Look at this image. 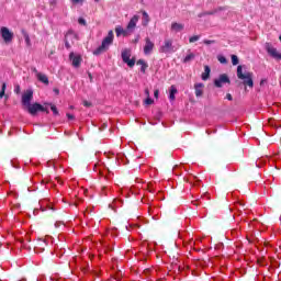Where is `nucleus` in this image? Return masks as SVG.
I'll use <instances>...</instances> for the list:
<instances>
[{"label":"nucleus","mask_w":281,"mask_h":281,"mask_svg":"<svg viewBox=\"0 0 281 281\" xmlns=\"http://www.w3.org/2000/svg\"><path fill=\"white\" fill-rule=\"evenodd\" d=\"M53 91L56 93V95H60V90L58 88H54Z\"/></svg>","instance_id":"c9c22d12"},{"label":"nucleus","mask_w":281,"mask_h":281,"mask_svg":"<svg viewBox=\"0 0 281 281\" xmlns=\"http://www.w3.org/2000/svg\"><path fill=\"white\" fill-rule=\"evenodd\" d=\"M72 3H80V0H72Z\"/></svg>","instance_id":"79ce46f5"},{"label":"nucleus","mask_w":281,"mask_h":281,"mask_svg":"<svg viewBox=\"0 0 281 281\" xmlns=\"http://www.w3.org/2000/svg\"><path fill=\"white\" fill-rule=\"evenodd\" d=\"M199 38H201V36H199V35L191 36L189 38V43H196V41H199Z\"/></svg>","instance_id":"bb28decb"},{"label":"nucleus","mask_w":281,"mask_h":281,"mask_svg":"<svg viewBox=\"0 0 281 281\" xmlns=\"http://www.w3.org/2000/svg\"><path fill=\"white\" fill-rule=\"evenodd\" d=\"M26 111L27 113H30V115H36V113H38V111H41L42 113H47L49 114V110H47V108L41 105V103H31L30 105H26Z\"/></svg>","instance_id":"7ed1b4c3"},{"label":"nucleus","mask_w":281,"mask_h":281,"mask_svg":"<svg viewBox=\"0 0 281 281\" xmlns=\"http://www.w3.org/2000/svg\"><path fill=\"white\" fill-rule=\"evenodd\" d=\"M0 34L4 43H12V40L14 38V33H12L10 29L2 26L0 29Z\"/></svg>","instance_id":"423d86ee"},{"label":"nucleus","mask_w":281,"mask_h":281,"mask_svg":"<svg viewBox=\"0 0 281 281\" xmlns=\"http://www.w3.org/2000/svg\"><path fill=\"white\" fill-rule=\"evenodd\" d=\"M143 25L146 27V25H148V23H150V16L148 15V12L143 11Z\"/></svg>","instance_id":"412c9836"},{"label":"nucleus","mask_w":281,"mask_h":281,"mask_svg":"<svg viewBox=\"0 0 281 281\" xmlns=\"http://www.w3.org/2000/svg\"><path fill=\"white\" fill-rule=\"evenodd\" d=\"M194 54L193 53H190L189 55H187L184 58H183V60H182V63H184V64H187V63H190V60H194Z\"/></svg>","instance_id":"b1692460"},{"label":"nucleus","mask_w":281,"mask_h":281,"mask_svg":"<svg viewBox=\"0 0 281 281\" xmlns=\"http://www.w3.org/2000/svg\"><path fill=\"white\" fill-rule=\"evenodd\" d=\"M178 93L177 87L171 86L169 90V100L175 101V94Z\"/></svg>","instance_id":"aec40b11"},{"label":"nucleus","mask_w":281,"mask_h":281,"mask_svg":"<svg viewBox=\"0 0 281 281\" xmlns=\"http://www.w3.org/2000/svg\"><path fill=\"white\" fill-rule=\"evenodd\" d=\"M115 34H116V36L117 37H120V36H128V30L126 29V30H124L122 26H116L115 27Z\"/></svg>","instance_id":"2eb2a0df"},{"label":"nucleus","mask_w":281,"mask_h":281,"mask_svg":"<svg viewBox=\"0 0 281 281\" xmlns=\"http://www.w3.org/2000/svg\"><path fill=\"white\" fill-rule=\"evenodd\" d=\"M155 49V43L150 41V37L145 38L144 54L148 56Z\"/></svg>","instance_id":"f8f14e48"},{"label":"nucleus","mask_w":281,"mask_h":281,"mask_svg":"<svg viewBox=\"0 0 281 281\" xmlns=\"http://www.w3.org/2000/svg\"><path fill=\"white\" fill-rule=\"evenodd\" d=\"M216 43L214 40H204V45H212Z\"/></svg>","instance_id":"7c9ffc66"},{"label":"nucleus","mask_w":281,"mask_h":281,"mask_svg":"<svg viewBox=\"0 0 281 281\" xmlns=\"http://www.w3.org/2000/svg\"><path fill=\"white\" fill-rule=\"evenodd\" d=\"M223 85H232V80H229V76H227V74H222L214 80V86L217 87V89H221Z\"/></svg>","instance_id":"0eeeda50"},{"label":"nucleus","mask_w":281,"mask_h":281,"mask_svg":"<svg viewBox=\"0 0 281 281\" xmlns=\"http://www.w3.org/2000/svg\"><path fill=\"white\" fill-rule=\"evenodd\" d=\"M265 49L269 54V56L274 58V60H281V53H279L278 49L273 47V45H271V43L267 42L265 44Z\"/></svg>","instance_id":"39448f33"},{"label":"nucleus","mask_w":281,"mask_h":281,"mask_svg":"<svg viewBox=\"0 0 281 281\" xmlns=\"http://www.w3.org/2000/svg\"><path fill=\"white\" fill-rule=\"evenodd\" d=\"M37 80L40 82H43V85H49V78L47 77V75L43 74V72H40L37 74Z\"/></svg>","instance_id":"dca6fc26"},{"label":"nucleus","mask_w":281,"mask_h":281,"mask_svg":"<svg viewBox=\"0 0 281 281\" xmlns=\"http://www.w3.org/2000/svg\"><path fill=\"white\" fill-rule=\"evenodd\" d=\"M113 38H115L113 31H109L108 35L103 38L101 45L93 50V56H100V54H104V52H109V47L113 45Z\"/></svg>","instance_id":"f257e3e1"},{"label":"nucleus","mask_w":281,"mask_h":281,"mask_svg":"<svg viewBox=\"0 0 281 281\" xmlns=\"http://www.w3.org/2000/svg\"><path fill=\"white\" fill-rule=\"evenodd\" d=\"M153 102H155L153 99H150V97H148L146 100H145V104H153Z\"/></svg>","instance_id":"473e14b6"},{"label":"nucleus","mask_w":281,"mask_h":281,"mask_svg":"<svg viewBox=\"0 0 281 281\" xmlns=\"http://www.w3.org/2000/svg\"><path fill=\"white\" fill-rule=\"evenodd\" d=\"M226 100H229V102H232V100H234V98L232 97V93L226 94Z\"/></svg>","instance_id":"f704fd0d"},{"label":"nucleus","mask_w":281,"mask_h":281,"mask_svg":"<svg viewBox=\"0 0 281 281\" xmlns=\"http://www.w3.org/2000/svg\"><path fill=\"white\" fill-rule=\"evenodd\" d=\"M22 34L24 36V41H25L27 47H30V45H32V42L30 41V34H27V32H25V30H22Z\"/></svg>","instance_id":"5701e85b"},{"label":"nucleus","mask_w":281,"mask_h":281,"mask_svg":"<svg viewBox=\"0 0 281 281\" xmlns=\"http://www.w3.org/2000/svg\"><path fill=\"white\" fill-rule=\"evenodd\" d=\"M204 87H205V85H203V83H195L194 85L195 97L196 98L203 97V89H204Z\"/></svg>","instance_id":"4468645a"},{"label":"nucleus","mask_w":281,"mask_h":281,"mask_svg":"<svg viewBox=\"0 0 281 281\" xmlns=\"http://www.w3.org/2000/svg\"><path fill=\"white\" fill-rule=\"evenodd\" d=\"M217 60H218V63H221L222 65H226V63H227V58H225V56H218V57H217Z\"/></svg>","instance_id":"a878e982"},{"label":"nucleus","mask_w":281,"mask_h":281,"mask_svg":"<svg viewBox=\"0 0 281 281\" xmlns=\"http://www.w3.org/2000/svg\"><path fill=\"white\" fill-rule=\"evenodd\" d=\"M78 23H79V25H87V21L82 18L78 19Z\"/></svg>","instance_id":"c756f323"},{"label":"nucleus","mask_w":281,"mask_h":281,"mask_svg":"<svg viewBox=\"0 0 281 281\" xmlns=\"http://www.w3.org/2000/svg\"><path fill=\"white\" fill-rule=\"evenodd\" d=\"M33 98H34V91L27 90V91L22 95V104H23V106L27 108L29 105H31Z\"/></svg>","instance_id":"9d476101"},{"label":"nucleus","mask_w":281,"mask_h":281,"mask_svg":"<svg viewBox=\"0 0 281 281\" xmlns=\"http://www.w3.org/2000/svg\"><path fill=\"white\" fill-rule=\"evenodd\" d=\"M137 21H139V16H137V15H134L130 20V22H128V24L126 26L127 32H133V30H135V27H137Z\"/></svg>","instance_id":"ddd939ff"},{"label":"nucleus","mask_w":281,"mask_h":281,"mask_svg":"<svg viewBox=\"0 0 281 281\" xmlns=\"http://www.w3.org/2000/svg\"><path fill=\"white\" fill-rule=\"evenodd\" d=\"M66 115H67L68 120H75L76 119V116H74V114L67 113Z\"/></svg>","instance_id":"e433bc0d"},{"label":"nucleus","mask_w":281,"mask_h":281,"mask_svg":"<svg viewBox=\"0 0 281 281\" xmlns=\"http://www.w3.org/2000/svg\"><path fill=\"white\" fill-rule=\"evenodd\" d=\"M231 58H232V65L234 66L238 65L239 63L238 56L232 55Z\"/></svg>","instance_id":"393cba45"},{"label":"nucleus","mask_w":281,"mask_h":281,"mask_svg":"<svg viewBox=\"0 0 281 281\" xmlns=\"http://www.w3.org/2000/svg\"><path fill=\"white\" fill-rule=\"evenodd\" d=\"M46 106H50V111L53 112V115H60V113L58 112V108H56V105H54L53 103H45Z\"/></svg>","instance_id":"4be33fe9"},{"label":"nucleus","mask_w":281,"mask_h":281,"mask_svg":"<svg viewBox=\"0 0 281 281\" xmlns=\"http://www.w3.org/2000/svg\"><path fill=\"white\" fill-rule=\"evenodd\" d=\"M211 71L212 69L210 68V66H204V72L201 76L202 80H207L210 78Z\"/></svg>","instance_id":"a211bd4d"},{"label":"nucleus","mask_w":281,"mask_h":281,"mask_svg":"<svg viewBox=\"0 0 281 281\" xmlns=\"http://www.w3.org/2000/svg\"><path fill=\"white\" fill-rule=\"evenodd\" d=\"M32 71H33V74H35L36 78L38 77V74H41V72L38 71V69H36L35 67L32 68Z\"/></svg>","instance_id":"72a5a7b5"},{"label":"nucleus","mask_w":281,"mask_h":281,"mask_svg":"<svg viewBox=\"0 0 281 281\" xmlns=\"http://www.w3.org/2000/svg\"><path fill=\"white\" fill-rule=\"evenodd\" d=\"M206 14L207 15L216 14V11L203 12V13H200L199 16H206Z\"/></svg>","instance_id":"cd10ccee"},{"label":"nucleus","mask_w":281,"mask_h":281,"mask_svg":"<svg viewBox=\"0 0 281 281\" xmlns=\"http://www.w3.org/2000/svg\"><path fill=\"white\" fill-rule=\"evenodd\" d=\"M64 41L66 49H71V46L78 41V35L74 31H68Z\"/></svg>","instance_id":"20e7f679"},{"label":"nucleus","mask_w":281,"mask_h":281,"mask_svg":"<svg viewBox=\"0 0 281 281\" xmlns=\"http://www.w3.org/2000/svg\"><path fill=\"white\" fill-rule=\"evenodd\" d=\"M89 78L90 80H93V76L91 74H89Z\"/></svg>","instance_id":"37998d69"},{"label":"nucleus","mask_w":281,"mask_h":281,"mask_svg":"<svg viewBox=\"0 0 281 281\" xmlns=\"http://www.w3.org/2000/svg\"><path fill=\"white\" fill-rule=\"evenodd\" d=\"M14 91H15V93H20V91H21V86H16Z\"/></svg>","instance_id":"58836bf2"},{"label":"nucleus","mask_w":281,"mask_h":281,"mask_svg":"<svg viewBox=\"0 0 281 281\" xmlns=\"http://www.w3.org/2000/svg\"><path fill=\"white\" fill-rule=\"evenodd\" d=\"M265 82H266V80H265V79H262V80L260 81V86H263V85H265Z\"/></svg>","instance_id":"a19ab883"},{"label":"nucleus","mask_w":281,"mask_h":281,"mask_svg":"<svg viewBox=\"0 0 281 281\" xmlns=\"http://www.w3.org/2000/svg\"><path fill=\"white\" fill-rule=\"evenodd\" d=\"M145 93L148 98H150V91H148V89L145 90Z\"/></svg>","instance_id":"ea45409f"},{"label":"nucleus","mask_w":281,"mask_h":281,"mask_svg":"<svg viewBox=\"0 0 281 281\" xmlns=\"http://www.w3.org/2000/svg\"><path fill=\"white\" fill-rule=\"evenodd\" d=\"M83 106H87L88 109L93 106V103L89 102V101H83Z\"/></svg>","instance_id":"2f4dec72"},{"label":"nucleus","mask_w":281,"mask_h":281,"mask_svg":"<svg viewBox=\"0 0 281 281\" xmlns=\"http://www.w3.org/2000/svg\"><path fill=\"white\" fill-rule=\"evenodd\" d=\"M123 63L128 65L130 67H135V58L131 59V50L124 49L121 54Z\"/></svg>","instance_id":"1a4fd4ad"},{"label":"nucleus","mask_w":281,"mask_h":281,"mask_svg":"<svg viewBox=\"0 0 281 281\" xmlns=\"http://www.w3.org/2000/svg\"><path fill=\"white\" fill-rule=\"evenodd\" d=\"M154 97L157 99V98H159V90H155L154 91Z\"/></svg>","instance_id":"4c0bfd02"},{"label":"nucleus","mask_w":281,"mask_h":281,"mask_svg":"<svg viewBox=\"0 0 281 281\" xmlns=\"http://www.w3.org/2000/svg\"><path fill=\"white\" fill-rule=\"evenodd\" d=\"M183 24H181V23H177V22H173L172 24H171V30H172V32H181V31H183Z\"/></svg>","instance_id":"f3484780"},{"label":"nucleus","mask_w":281,"mask_h":281,"mask_svg":"<svg viewBox=\"0 0 281 281\" xmlns=\"http://www.w3.org/2000/svg\"><path fill=\"white\" fill-rule=\"evenodd\" d=\"M69 60H71L72 67L78 68L80 65H82V56L76 55L74 52L69 54Z\"/></svg>","instance_id":"9b49d317"},{"label":"nucleus","mask_w":281,"mask_h":281,"mask_svg":"<svg viewBox=\"0 0 281 281\" xmlns=\"http://www.w3.org/2000/svg\"><path fill=\"white\" fill-rule=\"evenodd\" d=\"M160 54H172L175 53V46L172 40H165L164 45L160 46Z\"/></svg>","instance_id":"6e6552de"},{"label":"nucleus","mask_w":281,"mask_h":281,"mask_svg":"<svg viewBox=\"0 0 281 281\" xmlns=\"http://www.w3.org/2000/svg\"><path fill=\"white\" fill-rule=\"evenodd\" d=\"M136 65H140V71L142 74H146V69H148V64L144 61V59H139Z\"/></svg>","instance_id":"6ab92c4d"},{"label":"nucleus","mask_w":281,"mask_h":281,"mask_svg":"<svg viewBox=\"0 0 281 281\" xmlns=\"http://www.w3.org/2000/svg\"><path fill=\"white\" fill-rule=\"evenodd\" d=\"M237 78L239 80H243V85L245 87H249L250 89H254V72H243V66L237 67Z\"/></svg>","instance_id":"f03ea898"},{"label":"nucleus","mask_w":281,"mask_h":281,"mask_svg":"<svg viewBox=\"0 0 281 281\" xmlns=\"http://www.w3.org/2000/svg\"><path fill=\"white\" fill-rule=\"evenodd\" d=\"M95 1V3H98L100 0H94Z\"/></svg>","instance_id":"c03bdc74"},{"label":"nucleus","mask_w":281,"mask_h":281,"mask_svg":"<svg viewBox=\"0 0 281 281\" xmlns=\"http://www.w3.org/2000/svg\"><path fill=\"white\" fill-rule=\"evenodd\" d=\"M5 83L2 85V89L0 91V98H3L5 95Z\"/></svg>","instance_id":"c85d7f7f"}]
</instances>
